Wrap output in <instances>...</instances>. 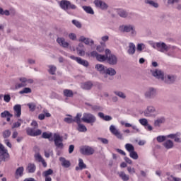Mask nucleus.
<instances>
[{"mask_svg": "<svg viewBox=\"0 0 181 181\" xmlns=\"http://www.w3.org/2000/svg\"><path fill=\"white\" fill-rule=\"evenodd\" d=\"M153 77L158 78V80H161L164 81L166 84H172V83H175V80H176V76L173 74L164 75L163 72L161 70L156 69L152 72Z\"/></svg>", "mask_w": 181, "mask_h": 181, "instance_id": "nucleus-1", "label": "nucleus"}, {"mask_svg": "<svg viewBox=\"0 0 181 181\" xmlns=\"http://www.w3.org/2000/svg\"><path fill=\"white\" fill-rule=\"evenodd\" d=\"M59 6L62 9L67 12V13H70L69 9H77V6L71 4L69 1L62 0L59 2Z\"/></svg>", "mask_w": 181, "mask_h": 181, "instance_id": "nucleus-2", "label": "nucleus"}, {"mask_svg": "<svg viewBox=\"0 0 181 181\" xmlns=\"http://www.w3.org/2000/svg\"><path fill=\"white\" fill-rule=\"evenodd\" d=\"M119 30L122 32H125L126 33H130V36L135 37L136 36V30H135V26L132 25H121Z\"/></svg>", "mask_w": 181, "mask_h": 181, "instance_id": "nucleus-3", "label": "nucleus"}, {"mask_svg": "<svg viewBox=\"0 0 181 181\" xmlns=\"http://www.w3.org/2000/svg\"><path fill=\"white\" fill-rule=\"evenodd\" d=\"M53 138L56 149H63L64 148L63 136H60V134L59 133H54L53 134Z\"/></svg>", "mask_w": 181, "mask_h": 181, "instance_id": "nucleus-4", "label": "nucleus"}, {"mask_svg": "<svg viewBox=\"0 0 181 181\" xmlns=\"http://www.w3.org/2000/svg\"><path fill=\"white\" fill-rule=\"evenodd\" d=\"M19 81H21V83H16L15 90H18V88H22V87H26L28 84H32L33 79H28L25 77H22L19 78Z\"/></svg>", "mask_w": 181, "mask_h": 181, "instance_id": "nucleus-5", "label": "nucleus"}, {"mask_svg": "<svg viewBox=\"0 0 181 181\" xmlns=\"http://www.w3.org/2000/svg\"><path fill=\"white\" fill-rule=\"evenodd\" d=\"M81 120L86 124H91V125H93V124L97 121V118L94 115L86 112L83 113Z\"/></svg>", "mask_w": 181, "mask_h": 181, "instance_id": "nucleus-6", "label": "nucleus"}, {"mask_svg": "<svg viewBox=\"0 0 181 181\" xmlns=\"http://www.w3.org/2000/svg\"><path fill=\"white\" fill-rule=\"evenodd\" d=\"M144 117H156L158 115V112L156 111V108L153 105H149L146 107V109L144 112Z\"/></svg>", "mask_w": 181, "mask_h": 181, "instance_id": "nucleus-7", "label": "nucleus"}, {"mask_svg": "<svg viewBox=\"0 0 181 181\" xmlns=\"http://www.w3.org/2000/svg\"><path fill=\"white\" fill-rule=\"evenodd\" d=\"M11 156L9 153H8V149L5 146L0 148V162H7L10 159Z\"/></svg>", "mask_w": 181, "mask_h": 181, "instance_id": "nucleus-8", "label": "nucleus"}, {"mask_svg": "<svg viewBox=\"0 0 181 181\" xmlns=\"http://www.w3.org/2000/svg\"><path fill=\"white\" fill-rule=\"evenodd\" d=\"M150 44L153 46V47H158V49H159L160 52L162 53L164 52H168L170 49V47L166 45L165 42H156Z\"/></svg>", "mask_w": 181, "mask_h": 181, "instance_id": "nucleus-9", "label": "nucleus"}, {"mask_svg": "<svg viewBox=\"0 0 181 181\" xmlns=\"http://www.w3.org/2000/svg\"><path fill=\"white\" fill-rule=\"evenodd\" d=\"M80 152L82 153V155L90 156V155H93L94 153L95 150L93 147L84 146L80 148Z\"/></svg>", "mask_w": 181, "mask_h": 181, "instance_id": "nucleus-10", "label": "nucleus"}, {"mask_svg": "<svg viewBox=\"0 0 181 181\" xmlns=\"http://www.w3.org/2000/svg\"><path fill=\"white\" fill-rule=\"evenodd\" d=\"M25 131L29 136H39V135H42V130L40 129L35 130V128L28 127Z\"/></svg>", "mask_w": 181, "mask_h": 181, "instance_id": "nucleus-11", "label": "nucleus"}, {"mask_svg": "<svg viewBox=\"0 0 181 181\" xmlns=\"http://www.w3.org/2000/svg\"><path fill=\"white\" fill-rule=\"evenodd\" d=\"M110 132L115 135L117 138V139H124V136H122V134L118 129H116V127L112 124L110 127Z\"/></svg>", "mask_w": 181, "mask_h": 181, "instance_id": "nucleus-12", "label": "nucleus"}, {"mask_svg": "<svg viewBox=\"0 0 181 181\" xmlns=\"http://www.w3.org/2000/svg\"><path fill=\"white\" fill-rule=\"evenodd\" d=\"M93 3L96 8H99V9H102V11H105L108 9V5L107 4V3L101 0H95Z\"/></svg>", "mask_w": 181, "mask_h": 181, "instance_id": "nucleus-13", "label": "nucleus"}, {"mask_svg": "<svg viewBox=\"0 0 181 181\" xmlns=\"http://www.w3.org/2000/svg\"><path fill=\"white\" fill-rule=\"evenodd\" d=\"M139 122L141 124V125L144 127L146 131H152L153 129V127L151 124H149V123L148 122V119L146 118H141L139 119Z\"/></svg>", "mask_w": 181, "mask_h": 181, "instance_id": "nucleus-14", "label": "nucleus"}, {"mask_svg": "<svg viewBox=\"0 0 181 181\" xmlns=\"http://www.w3.org/2000/svg\"><path fill=\"white\" fill-rule=\"evenodd\" d=\"M146 98H155L156 95V89L149 88L144 94Z\"/></svg>", "mask_w": 181, "mask_h": 181, "instance_id": "nucleus-15", "label": "nucleus"}, {"mask_svg": "<svg viewBox=\"0 0 181 181\" xmlns=\"http://www.w3.org/2000/svg\"><path fill=\"white\" fill-rule=\"evenodd\" d=\"M181 133L177 132L175 134H170L167 135V138H170V139H174L175 142L181 144Z\"/></svg>", "mask_w": 181, "mask_h": 181, "instance_id": "nucleus-16", "label": "nucleus"}, {"mask_svg": "<svg viewBox=\"0 0 181 181\" xmlns=\"http://www.w3.org/2000/svg\"><path fill=\"white\" fill-rule=\"evenodd\" d=\"M78 42H82V43H84V44L87 45L88 46L94 45V40H93L90 38L86 37H84V35H81L79 37Z\"/></svg>", "mask_w": 181, "mask_h": 181, "instance_id": "nucleus-17", "label": "nucleus"}, {"mask_svg": "<svg viewBox=\"0 0 181 181\" xmlns=\"http://www.w3.org/2000/svg\"><path fill=\"white\" fill-rule=\"evenodd\" d=\"M14 116L19 118L22 115V106L21 105H15L13 106Z\"/></svg>", "mask_w": 181, "mask_h": 181, "instance_id": "nucleus-18", "label": "nucleus"}, {"mask_svg": "<svg viewBox=\"0 0 181 181\" xmlns=\"http://www.w3.org/2000/svg\"><path fill=\"white\" fill-rule=\"evenodd\" d=\"M106 60H107V63L110 64L111 66H115V64H117V63H118V58H117V56L114 54H110Z\"/></svg>", "mask_w": 181, "mask_h": 181, "instance_id": "nucleus-19", "label": "nucleus"}, {"mask_svg": "<svg viewBox=\"0 0 181 181\" xmlns=\"http://www.w3.org/2000/svg\"><path fill=\"white\" fill-rule=\"evenodd\" d=\"M57 42L62 47H64V49H67L70 44L66 41V39L64 37H58L57 39Z\"/></svg>", "mask_w": 181, "mask_h": 181, "instance_id": "nucleus-20", "label": "nucleus"}, {"mask_svg": "<svg viewBox=\"0 0 181 181\" xmlns=\"http://www.w3.org/2000/svg\"><path fill=\"white\" fill-rule=\"evenodd\" d=\"M166 122V118L163 116L158 117L156 120H154V127H160L162 124H165Z\"/></svg>", "mask_w": 181, "mask_h": 181, "instance_id": "nucleus-21", "label": "nucleus"}, {"mask_svg": "<svg viewBox=\"0 0 181 181\" xmlns=\"http://www.w3.org/2000/svg\"><path fill=\"white\" fill-rule=\"evenodd\" d=\"M121 125H124L125 128H132L134 131L136 132H139V129H138V127L136 125H132L131 123H127L125 121L122 120L120 121Z\"/></svg>", "mask_w": 181, "mask_h": 181, "instance_id": "nucleus-22", "label": "nucleus"}, {"mask_svg": "<svg viewBox=\"0 0 181 181\" xmlns=\"http://www.w3.org/2000/svg\"><path fill=\"white\" fill-rule=\"evenodd\" d=\"M35 158L37 162L41 163L42 164V166H44V168H47V163H46L43 157H42V156L40 153L35 154Z\"/></svg>", "mask_w": 181, "mask_h": 181, "instance_id": "nucleus-23", "label": "nucleus"}, {"mask_svg": "<svg viewBox=\"0 0 181 181\" xmlns=\"http://www.w3.org/2000/svg\"><path fill=\"white\" fill-rule=\"evenodd\" d=\"M76 170H83V169H87V165L84 163L83 159H78V166L76 167Z\"/></svg>", "mask_w": 181, "mask_h": 181, "instance_id": "nucleus-24", "label": "nucleus"}, {"mask_svg": "<svg viewBox=\"0 0 181 181\" xmlns=\"http://www.w3.org/2000/svg\"><path fill=\"white\" fill-rule=\"evenodd\" d=\"M26 169L28 173H35V172H36V165H35V163H30L28 164Z\"/></svg>", "mask_w": 181, "mask_h": 181, "instance_id": "nucleus-25", "label": "nucleus"}, {"mask_svg": "<svg viewBox=\"0 0 181 181\" xmlns=\"http://www.w3.org/2000/svg\"><path fill=\"white\" fill-rule=\"evenodd\" d=\"M59 160L62 163V166H63L64 168H70L71 164L70 163V161L69 160H66V158H64V157H60Z\"/></svg>", "mask_w": 181, "mask_h": 181, "instance_id": "nucleus-26", "label": "nucleus"}, {"mask_svg": "<svg viewBox=\"0 0 181 181\" xmlns=\"http://www.w3.org/2000/svg\"><path fill=\"white\" fill-rule=\"evenodd\" d=\"M116 12L120 18H127V16H128V12L123 8H117L116 9Z\"/></svg>", "mask_w": 181, "mask_h": 181, "instance_id": "nucleus-27", "label": "nucleus"}, {"mask_svg": "<svg viewBox=\"0 0 181 181\" xmlns=\"http://www.w3.org/2000/svg\"><path fill=\"white\" fill-rule=\"evenodd\" d=\"M135 50H136V47H135V44H134V42H129L127 53L129 54H135Z\"/></svg>", "mask_w": 181, "mask_h": 181, "instance_id": "nucleus-28", "label": "nucleus"}, {"mask_svg": "<svg viewBox=\"0 0 181 181\" xmlns=\"http://www.w3.org/2000/svg\"><path fill=\"white\" fill-rule=\"evenodd\" d=\"M95 69L100 73V74H105V70H107V67H105L104 65L98 64L95 65Z\"/></svg>", "mask_w": 181, "mask_h": 181, "instance_id": "nucleus-29", "label": "nucleus"}, {"mask_svg": "<svg viewBox=\"0 0 181 181\" xmlns=\"http://www.w3.org/2000/svg\"><path fill=\"white\" fill-rule=\"evenodd\" d=\"M81 87L83 88V90H91V88L93 87V82L88 81L81 83Z\"/></svg>", "mask_w": 181, "mask_h": 181, "instance_id": "nucleus-30", "label": "nucleus"}, {"mask_svg": "<svg viewBox=\"0 0 181 181\" xmlns=\"http://www.w3.org/2000/svg\"><path fill=\"white\" fill-rule=\"evenodd\" d=\"M119 177L123 181H128L129 180V175H127L124 171H121L118 173Z\"/></svg>", "mask_w": 181, "mask_h": 181, "instance_id": "nucleus-31", "label": "nucleus"}, {"mask_svg": "<svg viewBox=\"0 0 181 181\" xmlns=\"http://www.w3.org/2000/svg\"><path fill=\"white\" fill-rule=\"evenodd\" d=\"M163 146L165 149H172L173 148V141L172 140H167L163 143Z\"/></svg>", "mask_w": 181, "mask_h": 181, "instance_id": "nucleus-32", "label": "nucleus"}, {"mask_svg": "<svg viewBox=\"0 0 181 181\" xmlns=\"http://www.w3.org/2000/svg\"><path fill=\"white\" fill-rule=\"evenodd\" d=\"M52 136H53V133L52 132L47 133L45 132L42 134V138H44V139H49V141H53V139H50Z\"/></svg>", "mask_w": 181, "mask_h": 181, "instance_id": "nucleus-33", "label": "nucleus"}, {"mask_svg": "<svg viewBox=\"0 0 181 181\" xmlns=\"http://www.w3.org/2000/svg\"><path fill=\"white\" fill-rule=\"evenodd\" d=\"M25 168L23 167H19L16 170V176H18V177H22L23 176V172Z\"/></svg>", "mask_w": 181, "mask_h": 181, "instance_id": "nucleus-34", "label": "nucleus"}, {"mask_svg": "<svg viewBox=\"0 0 181 181\" xmlns=\"http://www.w3.org/2000/svg\"><path fill=\"white\" fill-rule=\"evenodd\" d=\"M105 74H108L109 76H115L117 74V71L112 68H106Z\"/></svg>", "mask_w": 181, "mask_h": 181, "instance_id": "nucleus-35", "label": "nucleus"}, {"mask_svg": "<svg viewBox=\"0 0 181 181\" xmlns=\"http://www.w3.org/2000/svg\"><path fill=\"white\" fill-rule=\"evenodd\" d=\"M124 148L126 151H127V152H129V153L135 151V147H134V145L131 144H126Z\"/></svg>", "mask_w": 181, "mask_h": 181, "instance_id": "nucleus-36", "label": "nucleus"}, {"mask_svg": "<svg viewBox=\"0 0 181 181\" xmlns=\"http://www.w3.org/2000/svg\"><path fill=\"white\" fill-rule=\"evenodd\" d=\"M83 11L86 12V13H89L90 15H94V10L90 6H83Z\"/></svg>", "mask_w": 181, "mask_h": 181, "instance_id": "nucleus-37", "label": "nucleus"}, {"mask_svg": "<svg viewBox=\"0 0 181 181\" xmlns=\"http://www.w3.org/2000/svg\"><path fill=\"white\" fill-rule=\"evenodd\" d=\"M98 117H100V118H102V119H104L105 121H111V119H112V117H111V116L105 115L103 112H99Z\"/></svg>", "mask_w": 181, "mask_h": 181, "instance_id": "nucleus-38", "label": "nucleus"}, {"mask_svg": "<svg viewBox=\"0 0 181 181\" xmlns=\"http://www.w3.org/2000/svg\"><path fill=\"white\" fill-rule=\"evenodd\" d=\"M81 113H77L76 116L73 118L74 122H76L77 124H81V117H82Z\"/></svg>", "mask_w": 181, "mask_h": 181, "instance_id": "nucleus-39", "label": "nucleus"}, {"mask_svg": "<svg viewBox=\"0 0 181 181\" xmlns=\"http://www.w3.org/2000/svg\"><path fill=\"white\" fill-rule=\"evenodd\" d=\"M114 93L115 95H117V97H119V98H122V100H125L127 98V95L122 91L116 90Z\"/></svg>", "mask_w": 181, "mask_h": 181, "instance_id": "nucleus-40", "label": "nucleus"}, {"mask_svg": "<svg viewBox=\"0 0 181 181\" xmlns=\"http://www.w3.org/2000/svg\"><path fill=\"white\" fill-rule=\"evenodd\" d=\"M78 131L79 132H87V127L82 124L81 123L78 124Z\"/></svg>", "mask_w": 181, "mask_h": 181, "instance_id": "nucleus-41", "label": "nucleus"}, {"mask_svg": "<svg viewBox=\"0 0 181 181\" xmlns=\"http://www.w3.org/2000/svg\"><path fill=\"white\" fill-rule=\"evenodd\" d=\"M78 64H81V66H84V67H88V62L80 57H79V59L78 60Z\"/></svg>", "mask_w": 181, "mask_h": 181, "instance_id": "nucleus-42", "label": "nucleus"}, {"mask_svg": "<svg viewBox=\"0 0 181 181\" xmlns=\"http://www.w3.org/2000/svg\"><path fill=\"white\" fill-rule=\"evenodd\" d=\"M50 175H53V170L48 169L42 173V175L44 177H50Z\"/></svg>", "mask_w": 181, "mask_h": 181, "instance_id": "nucleus-43", "label": "nucleus"}, {"mask_svg": "<svg viewBox=\"0 0 181 181\" xmlns=\"http://www.w3.org/2000/svg\"><path fill=\"white\" fill-rule=\"evenodd\" d=\"M64 95L65 97H73L74 95L73 90L70 89L64 90Z\"/></svg>", "mask_w": 181, "mask_h": 181, "instance_id": "nucleus-44", "label": "nucleus"}, {"mask_svg": "<svg viewBox=\"0 0 181 181\" xmlns=\"http://www.w3.org/2000/svg\"><path fill=\"white\" fill-rule=\"evenodd\" d=\"M1 118H6L7 117H13V115L11 114L9 111L5 110L1 113Z\"/></svg>", "mask_w": 181, "mask_h": 181, "instance_id": "nucleus-45", "label": "nucleus"}, {"mask_svg": "<svg viewBox=\"0 0 181 181\" xmlns=\"http://www.w3.org/2000/svg\"><path fill=\"white\" fill-rule=\"evenodd\" d=\"M49 74H52V75H54L56 74V70H57V68L54 65H49Z\"/></svg>", "mask_w": 181, "mask_h": 181, "instance_id": "nucleus-46", "label": "nucleus"}, {"mask_svg": "<svg viewBox=\"0 0 181 181\" xmlns=\"http://www.w3.org/2000/svg\"><path fill=\"white\" fill-rule=\"evenodd\" d=\"M11 134H12V132L9 129H6L2 133L3 138H4L5 139H6L7 138H9V136H11Z\"/></svg>", "mask_w": 181, "mask_h": 181, "instance_id": "nucleus-47", "label": "nucleus"}, {"mask_svg": "<svg viewBox=\"0 0 181 181\" xmlns=\"http://www.w3.org/2000/svg\"><path fill=\"white\" fill-rule=\"evenodd\" d=\"M129 156L130 158H132V159H134V160H136V159L139 158V156H138V153H136L135 150L129 153Z\"/></svg>", "mask_w": 181, "mask_h": 181, "instance_id": "nucleus-48", "label": "nucleus"}, {"mask_svg": "<svg viewBox=\"0 0 181 181\" xmlns=\"http://www.w3.org/2000/svg\"><path fill=\"white\" fill-rule=\"evenodd\" d=\"M30 93H32V89H30V88H24L19 91V94H29Z\"/></svg>", "mask_w": 181, "mask_h": 181, "instance_id": "nucleus-49", "label": "nucleus"}, {"mask_svg": "<svg viewBox=\"0 0 181 181\" xmlns=\"http://www.w3.org/2000/svg\"><path fill=\"white\" fill-rule=\"evenodd\" d=\"M69 117H65L64 119V122H66V124H72V122H74V120L73 119V116L69 115Z\"/></svg>", "mask_w": 181, "mask_h": 181, "instance_id": "nucleus-50", "label": "nucleus"}, {"mask_svg": "<svg viewBox=\"0 0 181 181\" xmlns=\"http://www.w3.org/2000/svg\"><path fill=\"white\" fill-rule=\"evenodd\" d=\"M180 179L175 177L172 175H166L165 181H180Z\"/></svg>", "mask_w": 181, "mask_h": 181, "instance_id": "nucleus-51", "label": "nucleus"}, {"mask_svg": "<svg viewBox=\"0 0 181 181\" xmlns=\"http://www.w3.org/2000/svg\"><path fill=\"white\" fill-rule=\"evenodd\" d=\"M146 48V46L144 43H139L136 46L137 52H142V50H144Z\"/></svg>", "mask_w": 181, "mask_h": 181, "instance_id": "nucleus-52", "label": "nucleus"}, {"mask_svg": "<svg viewBox=\"0 0 181 181\" xmlns=\"http://www.w3.org/2000/svg\"><path fill=\"white\" fill-rule=\"evenodd\" d=\"M96 59L98 62L103 63V62H105V60H107V57H105V55H101L98 54Z\"/></svg>", "mask_w": 181, "mask_h": 181, "instance_id": "nucleus-53", "label": "nucleus"}, {"mask_svg": "<svg viewBox=\"0 0 181 181\" xmlns=\"http://www.w3.org/2000/svg\"><path fill=\"white\" fill-rule=\"evenodd\" d=\"M146 4H148V5H151V6H153L154 8H158L159 6V4H158V3L152 0L146 1Z\"/></svg>", "mask_w": 181, "mask_h": 181, "instance_id": "nucleus-54", "label": "nucleus"}, {"mask_svg": "<svg viewBox=\"0 0 181 181\" xmlns=\"http://www.w3.org/2000/svg\"><path fill=\"white\" fill-rule=\"evenodd\" d=\"M22 119H18V121L13 123L12 126V129H13L14 128H19L21 125H22Z\"/></svg>", "mask_w": 181, "mask_h": 181, "instance_id": "nucleus-55", "label": "nucleus"}, {"mask_svg": "<svg viewBox=\"0 0 181 181\" xmlns=\"http://www.w3.org/2000/svg\"><path fill=\"white\" fill-rule=\"evenodd\" d=\"M167 138H168V136H157L156 139L158 142L162 143V142H164V141H166Z\"/></svg>", "mask_w": 181, "mask_h": 181, "instance_id": "nucleus-56", "label": "nucleus"}, {"mask_svg": "<svg viewBox=\"0 0 181 181\" xmlns=\"http://www.w3.org/2000/svg\"><path fill=\"white\" fill-rule=\"evenodd\" d=\"M76 51L78 52V56H85L86 55V51L83 48H76Z\"/></svg>", "mask_w": 181, "mask_h": 181, "instance_id": "nucleus-57", "label": "nucleus"}, {"mask_svg": "<svg viewBox=\"0 0 181 181\" xmlns=\"http://www.w3.org/2000/svg\"><path fill=\"white\" fill-rule=\"evenodd\" d=\"M169 52H167V55L170 56V57H175V51L173 50V48H170L168 50Z\"/></svg>", "mask_w": 181, "mask_h": 181, "instance_id": "nucleus-58", "label": "nucleus"}, {"mask_svg": "<svg viewBox=\"0 0 181 181\" xmlns=\"http://www.w3.org/2000/svg\"><path fill=\"white\" fill-rule=\"evenodd\" d=\"M68 36L71 40H77V35L75 33H71Z\"/></svg>", "mask_w": 181, "mask_h": 181, "instance_id": "nucleus-59", "label": "nucleus"}, {"mask_svg": "<svg viewBox=\"0 0 181 181\" xmlns=\"http://www.w3.org/2000/svg\"><path fill=\"white\" fill-rule=\"evenodd\" d=\"M72 23H73V25H75V26L76 28H78V29H80V28H81V23L79 21H78L77 20H73Z\"/></svg>", "mask_w": 181, "mask_h": 181, "instance_id": "nucleus-60", "label": "nucleus"}, {"mask_svg": "<svg viewBox=\"0 0 181 181\" xmlns=\"http://www.w3.org/2000/svg\"><path fill=\"white\" fill-rule=\"evenodd\" d=\"M28 107L30 111H35L36 108V105H35V103H28Z\"/></svg>", "mask_w": 181, "mask_h": 181, "instance_id": "nucleus-61", "label": "nucleus"}, {"mask_svg": "<svg viewBox=\"0 0 181 181\" xmlns=\"http://www.w3.org/2000/svg\"><path fill=\"white\" fill-rule=\"evenodd\" d=\"M88 56H90V57H95L97 59L98 54L96 51H93L90 53L88 54Z\"/></svg>", "mask_w": 181, "mask_h": 181, "instance_id": "nucleus-62", "label": "nucleus"}, {"mask_svg": "<svg viewBox=\"0 0 181 181\" xmlns=\"http://www.w3.org/2000/svg\"><path fill=\"white\" fill-rule=\"evenodd\" d=\"M4 101H5V103H9L11 101V95H4Z\"/></svg>", "mask_w": 181, "mask_h": 181, "instance_id": "nucleus-63", "label": "nucleus"}, {"mask_svg": "<svg viewBox=\"0 0 181 181\" xmlns=\"http://www.w3.org/2000/svg\"><path fill=\"white\" fill-rule=\"evenodd\" d=\"M91 107H92V110L93 111H102L103 110V108L100 106H98V105H93V106H91Z\"/></svg>", "mask_w": 181, "mask_h": 181, "instance_id": "nucleus-64", "label": "nucleus"}]
</instances>
